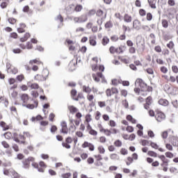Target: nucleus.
Listing matches in <instances>:
<instances>
[{
  "label": "nucleus",
  "instance_id": "47",
  "mask_svg": "<svg viewBox=\"0 0 178 178\" xmlns=\"http://www.w3.org/2000/svg\"><path fill=\"white\" fill-rule=\"evenodd\" d=\"M154 51H156V52L161 53L162 52V48H161V46H156L154 47Z\"/></svg>",
  "mask_w": 178,
  "mask_h": 178
},
{
  "label": "nucleus",
  "instance_id": "25",
  "mask_svg": "<svg viewBox=\"0 0 178 178\" xmlns=\"http://www.w3.org/2000/svg\"><path fill=\"white\" fill-rule=\"evenodd\" d=\"M147 155H149V156H154V158H156V156H158V154H156V152L154 151H149L147 152Z\"/></svg>",
  "mask_w": 178,
  "mask_h": 178
},
{
  "label": "nucleus",
  "instance_id": "35",
  "mask_svg": "<svg viewBox=\"0 0 178 178\" xmlns=\"http://www.w3.org/2000/svg\"><path fill=\"white\" fill-rule=\"evenodd\" d=\"M122 105L126 109L129 108V102L127 99L122 101Z\"/></svg>",
  "mask_w": 178,
  "mask_h": 178
},
{
  "label": "nucleus",
  "instance_id": "64",
  "mask_svg": "<svg viewBox=\"0 0 178 178\" xmlns=\"http://www.w3.org/2000/svg\"><path fill=\"white\" fill-rule=\"evenodd\" d=\"M129 67L131 69V70H134L135 72L137 70V67H136V65L134 64L129 65Z\"/></svg>",
  "mask_w": 178,
  "mask_h": 178
},
{
  "label": "nucleus",
  "instance_id": "22",
  "mask_svg": "<svg viewBox=\"0 0 178 178\" xmlns=\"http://www.w3.org/2000/svg\"><path fill=\"white\" fill-rule=\"evenodd\" d=\"M162 26L164 27V29H168L169 27V22H168V20L163 19L162 20Z\"/></svg>",
  "mask_w": 178,
  "mask_h": 178
},
{
  "label": "nucleus",
  "instance_id": "26",
  "mask_svg": "<svg viewBox=\"0 0 178 178\" xmlns=\"http://www.w3.org/2000/svg\"><path fill=\"white\" fill-rule=\"evenodd\" d=\"M111 54H118V49H115V47L111 46L109 49Z\"/></svg>",
  "mask_w": 178,
  "mask_h": 178
},
{
  "label": "nucleus",
  "instance_id": "27",
  "mask_svg": "<svg viewBox=\"0 0 178 178\" xmlns=\"http://www.w3.org/2000/svg\"><path fill=\"white\" fill-rule=\"evenodd\" d=\"M160 70H161V72L164 73V74H166V73H168V68L165 66L161 67Z\"/></svg>",
  "mask_w": 178,
  "mask_h": 178
},
{
  "label": "nucleus",
  "instance_id": "2",
  "mask_svg": "<svg viewBox=\"0 0 178 178\" xmlns=\"http://www.w3.org/2000/svg\"><path fill=\"white\" fill-rule=\"evenodd\" d=\"M60 126L62 127L60 129V133H63V134H67V124H66V122L63 121L60 124Z\"/></svg>",
  "mask_w": 178,
  "mask_h": 178
},
{
  "label": "nucleus",
  "instance_id": "53",
  "mask_svg": "<svg viewBox=\"0 0 178 178\" xmlns=\"http://www.w3.org/2000/svg\"><path fill=\"white\" fill-rule=\"evenodd\" d=\"M165 156L167 158H173V153H172L170 152H165Z\"/></svg>",
  "mask_w": 178,
  "mask_h": 178
},
{
  "label": "nucleus",
  "instance_id": "48",
  "mask_svg": "<svg viewBox=\"0 0 178 178\" xmlns=\"http://www.w3.org/2000/svg\"><path fill=\"white\" fill-rule=\"evenodd\" d=\"M109 126H111V127H116V122L114 120H110L109 121Z\"/></svg>",
  "mask_w": 178,
  "mask_h": 178
},
{
  "label": "nucleus",
  "instance_id": "63",
  "mask_svg": "<svg viewBox=\"0 0 178 178\" xmlns=\"http://www.w3.org/2000/svg\"><path fill=\"white\" fill-rule=\"evenodd\" d=\"M121 95H122V97H127V90H121Z\"/></svg>",
  "mask_w": 178,
  "mask_h": 178
},
{
  "label": "nucleus",
  "instance_id": "60",
  "mask_svg": "<svg viewBox=\"0 0 178 178\" xmlns=\"http://www.w3.org/2000/svg\"><path fill=\"white\" fill-rule=\"evenodd\" d=\"M86 120L87 123H90V121L91 120V115H90V114L86 115Z\"/></svg>",
  "mask_w": 178,
  "mask_h": 178
},
{
  "label": "nucleus",
  "instance_id": "42",
  "mask_svg": "<svg viewBox=\"0 0 178 178\" xmlns=\"http://www.w3.org/2000/svg\"><path fill=\"white\" fill-rule=\"evenodd\" d=\"M109 42V39L108 38H104L102 40L103 45H106Z\"/></svg>",
  "mask_w": 178,
  "mask_h": 178
},
{
  "label": "nucleus",
  "instance_id": "61",
  "mask_svg": "<svg viewBox=\"0 0 178 178\" xmlns=\"http://www.w3.org/2000/svg\"><path fill=\"white\" fill-rule=\"evenodd\" d=\"M161 137L164 139L168 138V131H163L161 134Z\"/></svg>",
  "mask_w": 178,
  "mask_h": 178
},
{
  "label": "nucleus",
  "instance_id": "59",
  "mask_svg": "<svg viewBox=\"0 0 178 178\" xmlns=\"http://www.w3.org/2000/svg\"><path fill=\"white\" fill-rule=\"evenodd\" d=\"M129 54H134L136 52V47H130L129 49Z\"/></svg>",
  "mask_w": 178,
  "mask_h": 178
},
{
  "label": "nucleus",
  "instance_id": "10",
  "mask_svg": "<svg viewBox=\"0 0 178 178\" xmlns=\"http://www.w3.org/2000/svg\"><path fill=\"white\" fill-rule=\"evenodd\" d=\"M147 2L152 9H156V6L155 5V0H147Z\"/></svg>",
  "mask_w": 178,
  "mask_h": 178
},
{
  "label": "nucleus",
  "instance_id": "19",
  "mask_svg": "<svg viewBox=\"0 0 178 178\" xmlns=\"http://www.w3.org/2000/svg\"><path fill=\"white\" fill-rule=\"evenodd\" d=\"M159 158L162 160V161L163 162V163L166 164V166H168V162H169L168 160L166 159V157H165V155H161L159 156Z\"/></svg>",
  "mask_w": 178,
  "mask_h": 178
},
{
  "label": "nucleus",
  "instance_id": "33",
  "mask_svg": "<svg viewBox=\"0 0 178 178\" xmlns=\"http://www.w3.org/2000/svg\"><path fill=\"white\" fill-rule=\"evenodd\" d=\"M143 147H145V145H149V140H141Z\"/></svg>",
  "mask_w": 178,
  "mask_h": 178
},
{
  "label": "nucleus",
  "instance_id": "56",
  "mask_svg": "<svg viewBox=\"0 0 178 178\" xmlns=\"http://www.w3.org/2000/svg\"><path fill=\"white\" fill-rule=\"evenodd\" d=\"M13 52L14 54H22V49H13Z\"/></svg>",
  "mask_w": 178,
  "mask_h": 178
},
{
  "label": "nucleus",
  "instance_id": "4",
  "mask_svg": "<svg viewBox=\"0 0 178 178\" xmlns=\"http://www.w3.org/2000/svg\"><path fill=\"white\" fill-rule=\"evenodd\" d=\"M87 147H89L90 151H94V149H95L94 145H92V143H90L88 142H84L82 144V148H87Z\"/></svg>",
  "mask_w": 178,
  "mask_h": 178
},
{
  "label": "nucleus",
  "instance_id": "29",
  "mask_svg": "<svg viewBox=\"0 0 178 178\" xmlns=\"http://www.w3.org/2000/svg\"><path fill=\"white\" fill-rule=\"evenodd\" d=\"M139 15L140 16L144 17L145 15H147V11L141 8L139 10Z\"/></svg>",
  "mask_w": 178,
  "mask_h": 178
},
{
  "label": "nucleus",
  "instance_id": "50",
  "mask_svg": "<svg viewBox=\"0 0 178 178\" xmlns=\"http://www.w3.org/2000/svg\"><path fill=\"white\" fill-rule=\"evenodd\" d=\"M127 131H129V133H133L134 131V128L131 126H128L127 127Z\"/></svg>",
  "mask_w": 178,
  "mask_h": 178
},
{
  "label": "nucleus",
  "instance_id": "52",
  "mask_svg": "<svg viewBox=\"0 0 178 178\" xmlns=\"http://www.w3.org/2000/svg\"><path fill=\"white\" fill-rule=\"evenodd\" d=\"M92 79L96 81V83H99V78H98L95 74H92Z\"/></svg>",
  "mask_w": 178,
  "mask_h": 178
},
{
  "label": "nucleus",
  "instance_id": "12",
  "mask_svg": "<svg viewBox=\"0 0 178 178\" xmlns=\"http://www.w3.org/2000/svg\"><path fill=\"white\" fill-rule=\"evenodd\" d=\"M10 173L13 175V178H20V175L15 171V170H10Z\"/></svg>",
  "mask_w": 178,
  "mask_h": 178
},
{
  "label": "nucleus",
  "instance_id": "36",
  "mask_svg": "<svg viewBox=\"0 0 178 178\" xmlns=\"http://www.w3.org/2000/svg\"><path fill=\"white\" fill-rule=\"evenodd\" d=\"M98 151H99V154H105V148H104V147H102V146H99L98 147Z\"/></svg>",
  "mask_w": 178,
  "mask_h": 178
},
{
  "label": "nucleus",
  "instance_id": "34",
  "mask_svg": "<svg viewBox=\"0 0 178 178\" xmlns=\"http://www.w3.org/2000/svg\"><path fill=\"white\" fill-rule=\"evenodd\" d=\"M114 145H115V147H121L122 146V141H120V140H117L114 142Z\"/></svg>",
  "mask_w": 178,
  "mask_h": 178
},
{
  "label": "nucleus",
  "instance_id": "8",
  "mask_svg": "<svg viewBox=\"0 0 178 178\" xmlns=\"http://www.w3.org/2000/svg\"><path fill=\"white\" fill-rule=\"evenodd\" d=\"M35 80H37L38 81H45V80H47V77L40 74H37L35 76Z\"/></svg>",
  "mask_w": 178,
  "mask_h": 178
},
{
  "label": "nucleus",
  "instance_id": "40",
  "mask_svg": "<svg viewBox=\"0 0 178 178\" xmlns=\"http://www.w3.org/2000/svg\"><path fill=\"white\" fill-rule=\"evenodd\" d=\"M152 97H151V96H149L148 97H147V99H146V104H147V105H151V104H152Z\"/></svg>",
  "mask_w": 178,
  "mask_h": 178
},
{
  "label": "nucleus",
  "instance_id": "13",
  "mask_svg": "<svg viewBox=\"0 0 178 178\" xmlns=\"http://www.w3.org/2000/svg\"><path fill=\"white\" fill-rule=\"evenodd\" d=\"M30 38V33H26L23 38H20V41L22 42H24V41H27Z\"/></svg>",
  "mask_w": 178,
  "mask_h": 178
},
{
  "label": "nucleus",
  "instance_id": "39",
  "mask_svg": "<svg viewBox=\"0 0 178 178\" xmlns=\"http://www.w3.org/2000/svg\"><path fill=\"white\" fill-rule=\"evenodd\" d=\"M167 47L170 49H173V47H175V43H173L172 41H170L168 44H167Z\"/></svg>",
  "mask_w": 178,
  "mask_h": 178
},
{
  "label": "nucleus",
  "instance_id": "44",
  "mask_svg": "<svg viewBox=\"0 0 178 178\" xmlns=\"http://www.w3.org/2000/svg\"><path fill=\"white\" fill-rule=\"evenodd\" d=\"M70 176H72V174H71L70 172H67V173L63 174V175H61V177H62L63 178H69V177H70Z\"/></svg>",
  "mask_w": 178,
  "mask_h": 178
},
{
  "label": "nucleus",
  "instance_id": "24",
  "mask_svg": "<svg viewBox=\"0 0 178 178\" xmlns=\"http://www.w3.org/2000/svg\"><path fill=\"white\" fill-rule=\"evenodd\" d=\"M83 90L84 91V92H87L88 94H90V92H91V88H90V87H87L86 86H83Z\"/></svg>",
  "mask_w": 178,
  "mask_h": 178
},
{
  "label": "nucleus",
  "instance_id": "58",
  "mask_svg": "<svg viewBox=\"0 0 178 178\" xmlns=\"http://www.w3.org/2000/svg\"><path fill=\"white\" fill-rule=\"evenodd\" d=\"M127 45L128 47H133V45H134V43L133 41H131V40H127Z\"/></svg>",
  "mask_w": 178,
  "mask_h": 178
},
{
  "label": "nucleus",
  "instance_id": "17",
  "mask_svg": "<svg viewBox=\"0 0 178 178\" xmlns=\"http://www.w3.org/2000/svg\"><path fill=\"white\" fill-rule=\"evenodd\" d=\"M172 144L174 147H178V138L173 137L172 139Z\"/></svg>",
  "mask_w": 178,
  "mask_h": 178
},
{
  "label": "nucleus",
  "instance_id": "23",
  "mask_svg": "<svg viewBox=\"0 0 178 178\" xmlns=\"http://www.w3.org/2000/svg\"><path fill=\"white\" fill-rule=\"evenodd\" d=\"M75 12H81L83 10V6L79 4L76 5L75 8H74Z\"/></svg>",
  "mask_w": 178,
  "mask_h": 178
},
{
  "label": "nucleus",
  "instance_id": "14",
  "mask_svg": "<svg viewBox=\"0 0 178 178\" xmlns=\"http://www.w3.org/2000/svg\"><path fill=\"white\" fill-rule=\"evenodd\" d=\"M124 20L126 23H131V16L126 14L124 17Z\"/></svg>",
  "mask_w": 178,
  "mask_h": 178
},
{
  "label": "nucleus",
  "instance_id": "1",
  "mask_svg": "<svg viewBox=\"0 0 178 178\" xmlns=\"http://www.w3.org/2000/svg\"><path fill=\"white\" fill-rule=\"evenodd\" d=\"M35 159L33 157H29L26 159L22 161V168L24 169H30V162H34Z\"/></svg>",
  "mask_w": 178,
  "mask_h": 178
},
{
  "label": "nucleus",
  "instance_id": "11",
  "mask_svg": "<svg viewBox=\"0 0 178 178\" xmlns=\"http://www.w3.org/2000/svg\"><path fill=\"white\" fill-rule=\"evenodd\" d=\"M68 109L71 113H76L79 111L74 106H69Z\"/></svg>",
  "mask_w": 178,
  "mask_h": 178
},
{
  "label": "nucleus",
  "instance_id": "41",
  "mask_svg": "<svg viewBox=\"0 0 178 178\" xmlns=\"http://www.w3.org/2000/svg\"><path fill=\"white\" fill-rule=\"evenodd\" d=\"M62 145L63 147H64V148H67V149H70L71 148L70 145H69V143H63Z\"/></svg>",
  "mask_w": 178,
  "mask_h": 178
},
{
  "label": "nucleus",
  "instance_id": "51",
  "mask_svg": "<svg viewBox=\"0 0 178 178\" xmlns=\"http://www.w3.org/2000/svg\"><path fill=\"white\" fill-rule=\"evenodd\" d=\"M1 145L4 148H9L10 145L6 141L1 142Z\"/></svg>",
  "mask_w": 178,
  "mask_h": 178
},
{
  "label": "nucleus",
  "instance_id": "32",
  "mask_svg": "<svg viewBox=\"0 0 178 178\" xmlns=\"http://www.w3.org/2000/svg\"><path fill=\"white\" fill-rule=\"evenodd\" d=\"M55 20H59L60 23H63V17L60 14L55 18Z\"/></svg>",
  "mask_w": 178,
  "mask_h": 178
},
{
  "label": "nucleus",
  "instance_id": "6",
  "mask_svg": "<svg viewBox=\"0 0 178 178\" xmlns=\"http://www.w3.org/2000/svg\"><path fill=\"white\" fill-rule=\"evenodd\" d=\"M165 115L163 113H159L157 115H156V119L157 122H162V120H165Z\"/></svg>",
  "mask_w": 178,
  "mask_h": 178
},
{
  "label": "nucleus",
  "instance_id": "43",
  "mask_svg": "<svg viewBox=\"0 0 178 178\" xmlns=\"http://www.w3.org/2000/svg\"><path fill=\"white\" fill-rule=\"evenodd\" d=\"M17 80H18V81H22L24 80V74L18 75L17 76Z\"/></svg>",
  "mask_w": 178,
  "mask_h": 178
},
{
  "label": "nucleus",
  "instance_id": "46",
  "mask_svg": "<svg viewBox=\"0 0 178 178\" xmlns=\"http://www.w3.org/2000/svg\"><path fill=\"white\" fill-rule=\"evenodd\" d=\"M89 134H91V136H97L98 134V132L94 129H90L89 131Z\"/></svg>",
  "mask_w": 178,
  "mask_h": 178
},
{
  "label": "nucleus",
  "instance_id": "45",
  "mask_svg": "<svg viewBox=\"0 0 178 178\" xmlns=\"http://www.w3.org/2000/svg\"><path fill=\"white\" fill-rule=\"evenodd\" d=\"M106 94L107 97H112V90L111 89H107L106 90Z\"/></svg>",
  "mask_w": 178,
  "mask_h": 178
},
{
  "label": "nucleus",
  "instance_id": "15",
  "mask_svg": "<svg viewBox=\"0 0 178 178\" xmlns=\"http://www.w3.org/2000/svg\"><path fill=\"white\" fill-rule=\"evenodd\" d=\"M127 120H129V122H131L134 124H136L137 122L136 119L133 118V116L131 115L127 116Z\"/></svg>",
  "mask_w": 178,
  "mask_h": 178
},
{
  "label": "nucleus",
  "instance_id": "37",
  "mask_svg": "<svg viewBox=\"0 0 178 178\" xmlns=\"http://www.w3.org/2000/svg\"><path fill=\"white\" fill-rule=\"evenodd\" d=\"M146 19L148 20V22H151V20H152V14L151 13H148L147 14Z\"/></svg>",
  "mask_w": 178,
  "mask_h": 178
},
{
  "label": "nucleus",
  "instance_id": "28",
  "mask_svg": "<svg viewBox=\"0 0 178 178\" xmlns=\"http://www.w3.org/2000/svg\"><path fill=\"white\" fill-rule=\"evenodd\" d=\"M4 137L7 140H10V138H12V133L6 132V134H4Z\"/></svg>",
  "mask_w": 178,
  "mask_h": 178
},
{
  "label": "nucleus",
  "instance_id": "38",
  "mask_svg": "<svg viewBox=\"0 0 178 178\" xmlns=\"http://www.w3.org/2000/svg\"><path fill=\"white\" fill-rule=\"evenodd\" d=\"M56 130H58V127L56 125H53L51 126V129H50V131L51 133H55V131H56Z\"/></svg>",
  "mask_w": 178,
  "mask_h": 178
},
{
  "label": "nucleus",
  "instance_id": "49",
  "mask_svg": "<svg viewBox=\"0 0 178 178\" xmlns=\"http://www.w3.org/2000/svg\"><path fill=\"white\" fill-rule=\"evenodd\" d=\"M70 131H72V133H74V131H76V126H74V124L70 125Z\"/></svg>",
  "mask_w": 178,
  "mask_h": 178
},
{
  "label": "nucleus",
  "instance_id": "21",
  "mask_svg": "<svg viewBox=\"0 0 178 178\" xmlns=\"http://www.w3.org/2000/svg\"><path fill=\"white\" fill-rule=\"evenodd\" d=\"M110 158H111V159L117 160V161H119V159H120L119 156L116 154H111L110 156Z\"/></svg>",
  "mask_w": 178,
  "mask_h": 178
},
{
  "label": "nucleus",
  "instance_id": "20",
  "mask_svg": "<svg viewBox=\"0 0 178 178\" xmlns=\"http://www.w3.org/2000/svg\"><path fill=\"white\" fill-rule=\"evenodd\" d=\"M21 99L23 101V102L25 104L26 101H29V95L24 94L21 96Z\"/></svg>",
  "mask_w": 178,
  "mask_h": 178
},
{
  "label": "nucleus",
  "instance_id": "16",
  "mask_svg": "<svg viewBox=\"0 0 178 178\" xmlns=\"http://www.w3.org/2000/svg\"><path fill=\"white\" fill-rule=\"evenodd\" d=\"M80 23H84L87 22L88 17L86 15H82L81 17H79Z\"/></svg>",
  "mask_w": 178,
  "mask_h": 178
},
{
  "label": "nucleus",
  "instance_id": "57",
  "mask_svg": "<svg viewBox=\"0 0 178 178\" xmlns=\"http://www.w3.org/2000/svg\"><path fill=\"white\" fill-rule=\"evenodd\" d=\"M8 22L10 23V24H15L16 23V19L15 18H9Z\"/></svg>",
  "mask_w": 178,
  "mask_h": 178
},
{
  "label": "nucleus",
  "instance_id": "7",
  "mask_svg": "<svg viewBox=\"0 0 178 178\" xmlns=\"http://www.w3.org/2000/svg\"><path fill=\"white\" fill-rule=\"evenodd\" d=\"M159 105H162L163 106H168L169 105V102L165 99H160L159 100Z\"/></svg>",
  "mask_w": 178,
  "mask_h": 178
},
{
  "label": "nucleus",
  "instance_id": "30",
  "mask_svg": "<svg viewBox=\"0 0 178 178\" xmlns=\"http://www.w3.org/2000/svg\"><path fill=\"white\" fill-rule=\"evenodd\" d=\"M22 106H25L26 108H28V109H34L35 106L34 104H23Z\"/></svg>",
  "mask_w": 178,
  "mask_h": 178
},
{
  "label": "nucleus",
  "instance_id": "54",
  "mask_svg": "<svg viewBox=\"0 0 178 178\" xmlns=\"http://www.w3.org/2000/svg\"><path fill=\"white\" fill-rule=\"evenodd\" d=\"M111 92L112 94H119V90L116 88H112Z\"/></svg>",
  "mask_w": 178,
  "mask_h": 178
},
{
  "label": "nucleus",
  "instance_id": "9",
  "mask_svg": "<svg viewBox=\"0 0 178 178\" xmlns=\"http://www.w3.org/2000/svg\"><path fill=\"white\" fill-rule=\"evenodd\" d=\"M9 70H10L12 74H16V73H17V68L14 67H9V65H7V72H9Z\"/></svg>",
  "mask_w": 178,
  "mask_h": 178
},
{
  "label": "nucleus",
  "instance_id": "55",
  "mask_svg": "<svg viewBox=\"0 0 178 178\" xmlns=\"http://www.w3.org/2000/svg\"><path fill=\"white\" fill-rule=\"evenodd\" d=\"M39 86L38 83H32L31 85V88L33 90H37V88H38Z\"/></svg>",
  "mask_w": 178,
  "mask_h": 178
},
{
  "label": "nucleus",
  "instance_id": "5",
  "mask_svg": "<svg viewBox=\"0 0 178 178\" xmlns=\"http://www.w3.org/2000/svg\"><path fill=\"white\" fill-rule=\"evenodd\" d=\"M133 27L135 30H140L141 29V22L138 19H135L133 22Z\"/></svg>",
  "mask_w": 178,
  "mask_h": 178
},
{
  "label": "nucleus",
  "instance_id": "18",
  "mask_svg": "<svg viewBox=\"0 0 178 178\" xmlns=\"http://www.w3.org/2000/svg\"><path fill=\"white\" fill-rule=\"evenodd\" d=\"M117 54H123L124 51H126V46H120L119 48H117Z\"/></svg>",
  "mask_w": 178,
  "mask_h": 178
},
{
  "label": "nucleus",
  "instance_id": "62",
  "mask_svg": "<svg viewBox=\"0 0 178 178\" xmlns=\"http://www.w3.org/2000/svg\"><path fill=\"white\" fill-rule=\"evenodd\" d=\"M172 69L173 73H176L177 74L178 72V67H177V66L173 65L172 67Z\"/></svg>",
  "mask_w": 178,
  "mask_h": 178
},
{
  "label": "nucleus",
  "instance_id": "3",
  "mask_svg": "<svg viewBox=\"0 0 178 178\" xmlns=\"http://www.w3.org/2000/svg\"><path fill=\"white\" fill-rule=\"evenodd\" d=\"M136 87H140V88H144L147 86L143 79H138L135 82Z\"/></svg>",
  "mask_w": 178,
  "mask_h": 178
},
{
  "label": "nucleus",
  "instance_id": "31",
  "mask_svg": "<svg viewBox=\"0 0 178 178\" xmlns=\"http://www.w3.org/2000/svg\"><path fill=\"white\" fill-rule=\"evenodd\" d=\"M150 146L152 148H154V149H158L159 148V146L154 142L150 143Z\"/></svg>",
  "mask_w": 178,
  "mask_h": 178
}]
</instances>
